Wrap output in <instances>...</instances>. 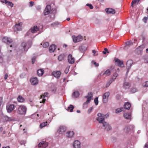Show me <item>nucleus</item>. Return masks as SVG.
<instances>
[{
    "label": "nucleus",
    "instance_id": "nucleus-1",
    "mask_svg": "<svg viewBox=\"0 0 148 148\" xmlns=\"http://www.w3.org/2000/svg\"><path fill=\"white\" fill-rule=\"evenodd\" d=\"M44 15L49 14L48 16L51 20L55 18V14L53 12V9H51L50 5H47L46 7L44 12Z\"/></svg>",
    "mask_w": 148,
    "mask_h": 148
},
{
    "label": "nucleus",
    "instance_id": "nucleus-2",
    "mask_svg": "<svg viewBox=\"0 0 148 148\" xmlns=\"http://www.w3.org/2000/svg\"><path fill=\"white\" fill-rule=\"evenodd\" d=\"M27 110V108L25 106L20 105L18 108L17 113L21 115H24L26 114Z\"/></svg>",
    "mask_w": 148,
    "mask_h": 148
},
{
    "label": "nucleus",
    "instance_id": "nucleus-3",
    "mask_svg": "<svg viewBox=\"0 0 148 148\" xmlns=\"http://www.w3.org/2000/svg\"><path fill=\"white\" fill-rule=\"evenodd\" d=\"M98 117L97 118L96 120L98 121L100 123H102L105 122L104 120L107 117L106 115H104L101 113H98L97 114Z\"/></svg>",
    "mask_w": 148,
    "mask_h": 148
},
{
    "label": "nucleus",
    "instance_id": "nucleus-4",
    "mask_svg": "<svg viewBox=\"0 0 148 148\" xmlns=\"http://www.w3.org/2000/svg\"><path fill=\"white\" fill-rule=\"evenodd\" d=\"M31 44V41H28L27 42H23L21 44V46L23 47L24 50L26 51L30 47Z\"/></svg>",
    "mask_w": 148,
    "mask_h": 148
},
{
    "label": "nucleus",
    "instance_id": "nucleus-5",
    "mask_svg": "<svg viewBox=\"0 0 148 148\" xmlns=\"http://www.w3.org/2000/svg\"><path fill=\"white\" fill-rule=\"evenodd\" d=\"M133 63V60H129L127 61L126 63V68L127 71L126 73V75H127Z\"/></svg>",
    "mask_w": 148,
    "mask_h": 148
},
{
    "label": "nucleus",
    "instance_id": "nucleus-6",
    "mask_svg": "<svg viewBox=\"0 0 148 148\" xmlns=\"http://www.w3.org/2000/svg\"><path fill=\"white\" fill-rule=\"evenodd\" d=\"M110 95V92H106L103 94V103H106L107 102Z\"/></svg>",
    "mask_w": 148,
    "mask_h": 148
},
{
    "label": "nucleus",
    "instance_id": "nucleus-7",
    "mask_svg": "<svg viewBox=\"0 0 148 148\" xmlns=\"http://www.w3.org/2000/svg\"><path fill=\"white\" fill-rule=\"evenodd\" d=\"M92 94L91 92H89L88 93V95L85 97V98L87 99L86 101L84 103V104H87L89 103L92 97Z\"/></svg>",
    "mask_w": 148,
    "mask_h": 148
},
{
    "label": "nucleus",
    "instance_id": "nucleus-8",
    "mask_svg": "<svg viewBox=\"0 0 148 148\" xmlns=\"http://www.w3.org/2000/svg\"><path fill=\"white\" fill-rule=\"evenodd\" d=\"M73 41L74 42H77L82 41V36L79 35L76 36H72Z\"/></svg>",
    "mask_w": 148,
    "mask_h": 148
},
{
    "label": "nucleus",
    "instance_id": "nucleus-9",
    "mask_svg": "<svg viewBox=\"0 0 148 148\" xmlns=\"http://www.w3.org/2000/svg\"><path fill=\"white\" fill-rule=\"evenodd\" d=\"M39 30V27L37 26H34L29 30L26 34L27 35H29V33L31 32L34 33H36L37 31Z\"/></svg>",
    "mask_w": 148,
    "mask_h": 148
},
{
    "label": "nucleus",
    "instance_id": "nucleus-10",
    "mask_svg": "<svg viewBox=\"0 0 148 148\" xmlns=\"http://www.w3.org/2000/svg\"><path fill=\"white\" fill-rule=\"evenodd\" d=\"M104 130L106 131H108L111 129V127L110 125L106 122H104L102 123Z\"/></svg>",
    "mask_w": 148,
    "mask_h": 148
},
{
    "label": "nucleus",
    "instance_id": "nucleus-11",
    "mask_svg": "<svg viewBox=\"0 0 148 148\" xmlns=\"http://www.w3.org/2000/svg\"><path fill=\"white\" fill-rule=\"evenodd\" d=\"M22 24V23L16 24L14 27V30L15 31L21 30L22 29L21 25Z\"/></svg>",
    "mask_w": 148,
    "mask_h": 148
},
{
    "label": "nucleus",
    "instance_id": "nucleus-12",
    "mask_svg": "<svg viewBox=\"0 0 148 148\" xmlns=\"http://www.w3.org/2000/svg\"><path fill=\"white\" fill-rule=\"evenodd\" d=\"M61 73L60 71H53L52 73L51 74L54 76V77H56L57 78H60V75H61Z\"/></svg>",
    "mask_w": 148,
    "mask_h": 148
},
{
    "label": "nucleus",
    "instance_id": "nucleus-13",
    "mask_svg": "<svg viewBox=\"0 0 148 148\" xmlns=\"http://www.w3.org/2000/svg\"><path fill=\"white\" fill-rule=\"evenodd\" d=\"M48 145V143L45 141H42L38 145V147L41 148H45Z\"/></svg>",
    "mask_w": 148,
    "mask_h": 148
},
{
    "label": "nucleus",
    "instance_id": "nucleus-14",
    "mask_svg": "<svg viewBox=\"0 0 148 148\" xmlns=\"http://www.w3.org/2000/svg\"><path fill=\"white\" fill-rule=\"evenodd\" d=\"M73 145L74 148H80V142L78 140H75L73 143Z\"/></svg>",
    "mask_w": 148,
    "mask_h": 148
},
{
    "label": "nucleus",
    "instance_id": "nucleus-15",
    "mask_svg": "<svg viewBox=\"0 0 148 148\" xmlns=\"http://www.w3.org/2000/svg\"><path fill=\"white\" fill-rule=\"evenodd\" d=\"M87 45H83L79 47V50L81 52L84 53L87 49Z\"/></svg>",
    "mask_w": 148,
    "mask_h": 148
},
{
    "label": "nucleus",
    "instance_id": "nucleus-16",
    "mask_svg": "<svg viewBox=\"0 0 148 148\" xmlns=\"http://www.w3.org/2000/svg\"><path fill=\"white\" fill-rule=\"evenodd\" d=\"M30 82L32 84L36 85L38 84V81L36 77H33L30 79Z\"/></svg>",
    "mask_w": 148,
    "mask_h": 148
},
{
    "label": "nucleus",
    "instance_id": "nucleus-17",
    "mask_svg": "<svg viewBox=\"0 0 148 148\" xmlns=\"http://www.w3.org/2000/svg\"><path fill=\"white\" fill-rule=\"evenodd\" d=\"M66 127L65 126H60L58 130V132L59 134H62L66 130Z\"/></svg>",
    "mask_w": 148,
    "mask_h": 148
},
{
    "label": "nucleus",
    "instance_id": "nucleus-18",
    "mask_svg": "<svg viewBox=\"0 0 148 148\" xmlns=\"http://www.w3.org/2000/svg\"><path fill=\"white\" fill-rule=\"evenodd\" d=\"M14 104H10L6 106V109L8 112H11L14 109Z\"/></svg>",
    "mask_w": 148,
    "mask_h": 148
},
{
    "label": "nucleus",
    "instance_id": "nucleus-19",
    "mask_svg": "<svg viewBox=\"0 0 148 148\" xmlns=\"http://www.w3.org/2000/svg\"><path fill=\"white\" fill-rule=\"evenodd\" d=\"M68 60L69 62L71 64H73L75 62V59L73 57L72 55L69 54L68 57Z\"/></svg>",
    "mask_w": 148,
    "mask_h": 148
},
{
    "label": "nucleus",
    "instance_id": "nucleus-20",
    "mask_svg": "<svg viewBox=\"0 0 148 148\" xmlns=\"http://www.w3.org/2000/svg\"><path fill=\"white\" fill-rule=\"evenodd\" d=\"M134 127L133 125H130L125 127L124 129V130L125 132H129L133 130Z\"/></svg>",
    "mask_w": 148,
    "mask_h": 148
},
{
    "label": "nucleus",
    "instance_id": "nucleus-21",
    "mask_svg": "<svg viewBox=\"0 0 148 148\" xmlns=\"http://www.w3.org/2000/svg\"><path fill=\"white\" fill-rule=\"evenodd\" d=\"M3 41L5 43L9 44L12 42V40L10 38L6 37L3 38Z\"/></svg>",
    "mask_w": 148,
    "mask_h": 148
},
{
    "label": "nucleus",
    "instance_id": "nucleus-22",
    "mask_svg": "<svg viewBox=\"0 0 148 148\" xmlns=\"http://www.w3.org/2000/svg\"><path fill=\"white\" fill-rule=\"evenodd\" d=\"M106 11L107 13L108 14H113L115 13V10L111 8H107L106 9Z\"/></svg>",
    "mask_w": 148,
    "mask_h": 148
},
{
    "label": "nucleus",
    "instance_id": "nucleus-23",
    "mask_svg": "<svg viewBox=\"0 0 148 148\" xmlns=\"http://www.w3.org/2000/svg\"><path fill=\"white\" fill-rule=\"evenodd\" d=\"M115 62H116L119 66L122 67L123 66V61L116 58L115 59Z\"/></svg>",
    "mask_w": 148,
    "mask_h": 148
},
{
    "label": "nucleus",
    "instance_id": "nucleus-24",
    "mask_svg": "<svg viewBox=\"0 0 148 148\" xmlns=\"http://www.w3.org/2000/svg\"><path fill=\"white\" fill-rule=\"evenodd\" d=\"M56 46L55 45L53 44L51 45L49 48V52L50 53L53 52L56 49Z\"/></svg>",
    "mask_w": 148,
    "mask_h": 148
},
{
    "label": "nucleus",
    "instance_id": "nucleus-25",
    "mask_svg": "<svg viewBox=\"0 0 148 148\" xmlns=\"http://www.w3.org/2000/svg\"><path fill=\"white\" fill-rule=\"evenodd\" d=\"M49 94V93L48 92H45L43 95H42L41 96V98H42V101L40 102V103L42 102L43 103H44L45 101H46V99H45V98L46 97H47Z\"/></svg>",
    "mask_w": 148,
    "mask_h": 148
},
{
    "label": "nucleus",
    "instance_id": "nucleus-26",
    "mask_svg": "<svg viewBox=\"0 0 148 148\" xmlns=\"http://www.w3.org/2000/svg\"><path fill=\"white\" fill-rule=\"evenodd\" d=\"M66 134L67 137L71 138L73 136L74 133L73 131H69L67 132Z\"/></svg>",
    "mask_w": 148,
    "mask_h": 148
},
{
    "label": "nucleus",
    "instance_id": "nucleus-27",
    "mask_svg": "<svg viewBox=\"0 0 148 148\" xmlns=\"http://www.w3.org/2000/svg\"><path fill=\"white\" fill-rule=\"evenodd\" d=\"M44 73V71L43 69H38L37 71V74L39 76H42Z\"/></svg>",
    "mask_w": 148,
    "mask_h": 148
},
{
    "label": "nucleus",
    "instance_id": "nucleus-28",
    "mask_svg": "<svg viewBox=\"0 0 148 148\" xmlns=\"http://www.w3.org/2000/svg\"><path fill=\"white\" fill-rule=\"evenodd\" d=\"M3 119L5 121H11L13 120L12 118L9 117L7 116H4L3 117Z\"/></svg>",
    "mask_w": 148,
    "mask_h": 148
},
{
    "label": "nucleus",
    "instance_id": "nucleus-29",
    "mask_svg": "<svg viewBox=\"0 0 148 148\" xmlns=\"http://www.w3.org/2000/svg\"><path fill=\"white\" fill-rule=\"evenodd\" d=\"M123 116L126 119L130 120L131 119V115L129 113H125L124 114Z\"/></svg>",
    "mask_w": 148,
    "mask_h": 148
},
{
    "label": "nucleus",
    "instance_id": "nucleus-30",
    "mask_svg": "<svg viewBox=\"0 0 148 148\" xmlns=\"http://www.w3.org/2000/svg\"><path fill=\"white\" fill-rule=\"evenodd\" d=\"M79 95V93L77 91H74L72 94V96L74 98H77Z\"/></svg>",
    "mask_w": 148,
    "mask_h": 148
},
{
    "label": "nucleus",
    "instance_id": "nucleus-31",
    "mask_svg": "<svg viewBox=\"0 0 148 148\" xmlns=\"http://www.w3.org/2000/svg\"><path fill=\"white\" fill-rule=\"evenodd\" d=\"M17 100L19 102H23L25 101V99L22 96L19 95L17 98Z\"/></svg>",
    "mask_w": 148,
    "mask_h": 148
},
{
    "label": "nucleus",
    "instance_id": "nucleus-32",
    "mask_svg": "<svg viewBox=\"0 0 148 148\" xmlns=\"http://www.w3.org/2000/svg\"><path fill=\"white\" fill-rule=\"evenodd\" d=\"M131 106V104L128 102L125 103L124 106L125 108L127 110H129L130 107Z\"/></svg>",
    "mask_w": 148,
    "mask_h": 148
},
{
    "label": "nucleus",
    "instance_id": "nucleus-33",
    "mask_svg": "<svg viewBox=\"0 0 148 148\" xmlns=\"http://www.w3.org/2000/svg\"><path fill=\"white\" fill-rule=\"evenodd\" d=\"M74 108V107L72 105H70V106L68 107L66 110L68 111L72 112H73Z\"/></svg>",
    "mask_w": 148,
    "mask_h": 148
},
{
    "label": "nucleus",
    "instance_id": "nucleus-34",
    "mask_svg": "<svg viewBox=\"0 0 148 148\" xmlns=\"http://www.w3.org/2000/svg\"><path fill=\"white\" fill-rule=\"evenodd\" d=\"M133 44V42L132 41H127L125 43V47H129L132 45Z\"/></svg>",
    "mask_w": 148,
    "mask_h": 148
},
{
    "label": "nucleus",
    "instance_id": "nucleus-35",
    "mask_svg": "<svg viewBox=\"0 0 148 148\" xmlns=\"http://www.w3.org/2000/svg\"><path fill=\"white\" fill-rule=\"evenodd\" d=\"M113 81L112 79H109L106 84V87H108Z\"/></svg>",
    "mask_w": 148,
    "mask_h": 148
},
{
    "label": "nucleus",
    "instance_id": "nucleus-36",
    "mask_svg": "<svg viewBox=\"0 0 148 148\" xmlns=\"http://www.w3.org/2000/svg\"><path fill=\"white\" fill-rule=\"evenodd\" d=\"M123 87L125 89H127L130 87V84L128 82H125L123 84Z\"/></svg>",
    "mask_w": 148,
    "mask_h": 148
},
{
    "label": "nucleus",
    "instance_id": "nucleus-37",
    "mask_svg": "<svg viewBox=\"0 0 148 148\" xmlns=\"http://www.w3.org/2000/svg\"><path fill=\"white\" fill-rule=\"evenodd\" d=\"M64 55L63 54H61L59 56L58 59V60L60 61H62V60L64 59Z\"/></svg>",
    "mask_w": 148,
    "mask_h": 148
},
{
    "label": "nucleus",
    "instance_id": "nucleus-38",
    "mask_svg": "<svg viewBox=\"0 0 148 148\" xmlns=\"http://www.w3.org/2000/svg\"><path fill=\"white\" fill-rule=\"evenodd\" d=\"M123 108H121L116 109L115 110V113H119L123 110Z\"/></svg>",
    "mask_w": 148,
    "mask_h": 148
},
{
    "label": "nucleus",
    "instance_id": "nucleus-39",
    "mask_svg": "<svg viewBox=\"0 0 148 148\" xmlns=\"http://www.w3.org/2000/svg\"><path fill=\"white\" fill-rule=\"evenodd\" d=\"M118 76V74L116 73H115L113 74V76L111 79H112L113 81H114V80L116 78V77Z\"/></svg>",
    "mask_w": 148,
    "mask_h": 148
},
{
    "label": "nucleus",
    "instance_id": "nucleus-40",
    "mask_svg": "<svg viewBox=\"0 0 148 148\" xmlns=\"http://www.w3.org/2000/svg\"><path fill=\"white\" fill-rule=\"evenodd\" d=\"M47 121L44 122H43L40 124V127L41 128L44 127L47 125Z\"/></svg>",
    "mask_w": 148,
    "mask_h": 148
},
{
    "label": "nucleus",
    "instance_id": "nucleus-41",
    "mask_svg": "<svg viewBox=\"0 0 148 148\" xmlns=\"http://www.w3.org/2000/svg\"><path fill=\"white\" fill-rule=\"evenodd\" d=\"M43 44V47L44 48H46L49 45V43L48 42H46L44 43Z\"/></svg>",
    "mask_w": 148,
    "mask_h": 148
},
{
    "label": "nucleus",
    "instance_id": "nucleus-42",
    "mask_svg": "<svg viewBox=\"0 0 148 148\" xmlns=\"http://www.w3.org/2000/svg\"><path fill=\"white\" fill-rule=\"evenodd\" d=\"M137 91V89L135 88H132L131 89V92L132 93H134Z\"/></svg>",
    "mask_w": 148,
    "mask_h": 148
},
{
    "label": "nucleus",
    "instance_id": "nucleus-43",
    "mask_svg": "<svg viewBox=\"0 0 148 148\" xmlns=\"http://www.w3.org/2000/svg\"><path fill=\"white\" fill-rule=\"evenodd\" d=\"M98 97H96L94 100V102L96 105H97L98 104Z\"/></svg>",
    "mask_w": 148,
    "mask_h": 148
},
{
    "label": "nucleus",
    "instance_id": "nucleus-44",
    "mask_svg": "<svg viewBox=\"0 0 148 148\" xmlns=\"http://www.w3.org/2000/svg\"><path fill=\"white\" fill-rule=\"evenodd\" d=\"M7 3L6 4L7 5H9L11 7H13L14 4L12 2H10L8 1Z\"/></svg>",
    "mask_w": 148,
    "mask_h": 148
},
{
    "label": "nucleus",
    "instance_id": "nucleus-45",
    "mask_svg": "<svg viewBox=\"0 0 148 148\" xmlns=\"http://www.w3.org/2000/svg\"><path fill=\"white\" fill-rule=\"evenodd\" d=\"M104 74H106L107 75H109L110 74V71L109 70H107L105 72Z\"/></svg>",
    "mask_w": 148,
    "mask_h": 148
},
{
    "label": "nucleus",
    "instance_id": "nucleus-46",
    "mask_svg": "<svg viewBox=\"0 0 148 148\" xmlns=\"http://www.w3.org/2000/svg\"><path fill=\"white\" fill-rule=\"evenodd\" d=\"M140 0H133L132 3V6L133 7V5L135 4L136 2H138Z\"/></svg>",
    "mask_w": 148,
    "mask_h": 148
},
{
    "label": "nucleus",
    "instance_id": "nucleus-47",
    "mask_svg": "<svg viewBox=\"0 0 148 148\" xmlns=\"http://www.w3.org/2000/svg\"><path fill=\"white\" fill-rule=\"evenodd\" d=\"M70 66H68L64 70V73L66 74H67L69 72Z\"/></svg>",
    "mask_w": 148,
    "mask_h": 148
},
{
    "label": "nucleus",
    "instance_id": "nucleus-48",
    "mask_svg": "<svg viewBox=\"0 0 148 148\" xmlns=\"http://www.w3.org/2000/svg\"><path fill=\"white\" fill-rule=\"evenodd\" d=\"M103 53L104 54H106V53H109V52L108 51V49L107 48H105L104 49V51H103Z\"/></svg>",
    "mask_w": 148,
    "mask_h": 148
},
{
    "label": "nucleus",
    "instance_id": "nucleus-49",
    "mask_svg": "<svg viewBox=\"0 0 148 148\" xmlns=\"http://www.w3.org/2000/svg\"><path fill=\"white\" fill-rule=\"evenodd\" d=\"M92 64H93L96 67H98L99 65V64L98 63H97L96 62H94L93 61H92Z\"/></svg>",
    "mask_w": 148,
    "mask_h": 148
},
{
    "label": "nucleus",
    "instance_id": "nucleus-50",
    "mask_svg": "<svg viewBox=\"0 0 148 148\" xmlns=\"http://www.w3.org/2000/svg\"><path fill=\"white\" fill-rule=\"evenodd\" d=\"M58 22H55V23H52L51 24V25L52 26H53L54 27V26H56V25H58Z\"/></svg>",
    "mask_w": 148,
    "mask_h": 148
},
{
    "label": "nucleus",
    "instance_id": "nucleus-51",
    "mask_svg": "<svg viewBox=\"0 0 148 148\" xmlns=\"http://www.w3.org/2000/svg\"><path fill=\"white\" fill-rule=\"evenodd\" d=\"M92 52L94 54V56H96L98 55V53H97L96 54V51L95 50H93L92 51Z\"/></svg>",
    "mask_w": 148,
    "mask_h": 148
},
{
    "label": "nucleus",
    "instance_id": "nucleus-52",
    "mask_svg": "<svg viewBox=\"0 0 148 148\" xmlns=\"http://www.w3.org/2000/svg\"><path fill=\"white\" fill-rule=\"evenodd\" d=\"M143 87H148V82L147 81L145 82L144 84L143 85Z\"/></svg>",
    "mask_w": 148,
    "mask_h": 148
},
{
    "label": "nucleus",
    "instance_id": "nucleus-53",
    "mask_svg": "<svg viewBox=\"0 0 148 148\" xmlns=\"http://www.w3.org/2000/svg\"><path fill=\"white\" fill-rule=\"evenodd\" d=\"M86 5L89 6L90 9H92L93 8V6L91 4H87Z\"/></svg>",
    "mask_w": 148,
    "mask_h": 148
},
{
    "label": "nucleus",
    "instance_id": "nucleus-54",
    "mask_svg": "<svg viewBox=\"0 0 148 148\" xmlns=\"http://www.w3.org/2000/svg\"><path fill=\"white\" fill-rule=\"evenodd\" d=\"M36 58L35 57H33L32 59V64H34L36 61Z\"/></svg>",
    "mask_w": 148,
    "mask_h": 148
},
{
    "label": "nucleus",
    "instance_id": "nucleus-55",
    "mask_svg": "<svg viewBox=\"0 0 148 148\" xmlns=\"http://www.w3.org/2000/svg\"><path fill=\"white\" fill-rule=\"evenodd\" d=\"M93 109V107H91L90 108H89L88 111V114H90L91 112L92 111V110Z\"/></svg>",
    "mask_w": 148,
    "mask_h": 148
},
{
    "label": "nucleus",
    "instance_id": "nucleus-56",
    "mask_svg": "<svg viewBox=\"0 0 148 148\" xmlns=\"http://www.w3.org/2000/svg\"><path fill=\"white\" fill-rule=\"evenodd\" d=\"M147 17H145L143 19V21L145 23H147Z\"/></svg>",
    "mask_w": 148,
    "mask_h": 148
},
{
    "label": "nucleus",
    "instance_id": "nucleus-57",
    "mask_svg": "<svg viewBox=\"0 0 148 148\" xmlns=\"http://www.w3.org/2000/svg\"><path fill=\"white\" fill-rule=\"evenodd\" d=\"M8 1L7 0H1V1L3 3H4L6 4L7 3Z\"/></svg>",
    "mask_w": 148,
    "mask_h": 148
},
{
    "label": "nucleus",
    "instance_id": "nucleus-58",
    "mask_svg": "<svg viewBox=\"0 0 148 148\" xmlns=\"http://www.w3.org/2000/svg\"><path fill=\"white\" fill-rule=\"evenodd\" d=\"M3 58L1 55H0V62H2L3 61Z\"/></svg>",
    "mask_w": 148,
    "mask_h": 148
},
{
    "label": "nucleus",
    "instance_id": "nucleus-59",
    "mask_svg": "<svg viewBox=\"0 0 148 148\" xmlns=\"http://www.w3.org/2000/svg\"><path fill=\"white\" fill-rule=\"evenodd\" d=\"M34 2L33 1H30L29 2V6L31 7H32L34 5Z\"/></svg>",
    "mask_w": 148,
    "mask_h": 148
},
{
    "label": "nucleus",
    "instance_id": "nucleus-60",
    "mask_svg": "<svg viewBox=\"0 0 148 148\" xmlns=\"http://www.w3.org/2000/svg\"><path fill=\"white\" fill-rule=\"evenodd\" d=\"M56 88H54L53 89H52L51 90L54 93L56 91Z\"/></svg>",
    "mask_w": 148,
    "mask_h": 148
},
{
    "label": "nucleus",
    "instance_id": "nucleus-61",
    "mask_svg": "<svg viewBox=\"0 0 148 148\" xmlns=\"http://www.w3.org/2000/svg\"><path fill=\"white\" fill-rule=\"evenodd\" d=\"M144 148H148V143H147L145 145Z\"/></svg>",
    "mask_w": 148,
    "mask_h": 148
},
{
    "label": "nucleus",
    "instance_id": "nucleus-62",
    "mask_svg": "<svg viewBox=\"0 0 148 148\" xmlns=\"http://www.w3.org/2000/svg\"><path fill=\"white\" fill-rule=\"evenodd\" d=\"M8 77V75L7 73H6L5 75V77H4V79L5 80H6L7 78Z\"/></svg>",
    "mask_w": 148,
    "mask_h": 148
},
{
    "label": "nucleus",
    "instance_id": "nucleus-63",
    "mask_svg": "<svg viewBox=\"0 0 148 148\" xmlns=\"http://www.w3.org/2000/svg\"><path fill=\"white\" fill-rule=\"evenodd\" d=\"M2 148H10V147L9 146H7L6 147H3Z\"/></svg>",
    "mask_w": 148,
    "mask_h": 148
},
{
    "label": "nucleus",
    "instance_id": "nucleus-64",
    "mask_svg": "<svg viewBox=\"0 0 148 148\" xmlns=\"http://www.w3.org/2000/svg\"><path fill=\"white\" fill-rule=\"evenodd\" d=\"M3 130V129L2 127H1L0 128V131H1V132Z\"/></svg>",
    "mask_w": 148,
    "mask_h": 148
}]
</instances>
